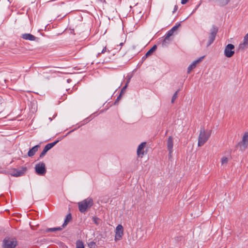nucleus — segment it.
I'll list each match as a JSON object with an SVG mask.
<instances>
[{"label":"nucleus","mask_w":248,"mask_h":248,"mask_svg":"<svg viewBox=\"0 0 248 248\" xmlns=\"http://www.w3.org/2000/svg\"><path fill=\"white\" fill-rule=\"evenodd\" d=\"M122 96V95L119 94V95L118 96V97L117 98L116 101H115V102L114 103V105H116L118 103V102L121 99Z\"/></svg>","instance_id":"obj_29"},{"label":"nucleus","mask_w":248,"mask_h":248,"mask_svg":"<svg viewBox=\"0 0 248 248\" xmlns=\"http://www.w3.org/2000/svg\"><path fill=\"white\" fill-rule=\"evenodd\" d=\"M17 245V241L15 237L7 236L2 241V248H15Z\"/></svg>","instance_id":"obj_3"},{"label":"nucleus","mask_w":248,"mask_h":248,"mask_svg":"<svg viewBox=\"0 0 248 248\" xmlns=\"http://www.w3.org/2000/svg\"><path fill=\"white\" fill-rule=\"evenodd\" d=\"M177 10H178V6L177 5H175L173 13L175 12Z\"/></svg>","instance_id":"obj_32"},{"label":"nucleus","mask_w":248,"mask_h":248,"mask_svg":"<svg viewBox=\"0 0 248 248\" xmlns=\"http://www.w3.org/2000/svg\"><path fill=\"white\" fill-rule=\"evenodd\" d=\"M21 37L26 40L35 41L37 38L30 33H24L22 34Z\"/></svg>","instance_id":"obj_16"},{"label":"nucleus","mask_w":248,"mask_h":248,"mask_svg":"<svg viewBox=\"0 0 248 248\" xmlns=\"http://www.w3.org/2000/svg\"><path fill=\"white\" fill-rule=\"evenodd\" d=\"M93 205V200L91 198H87L78 203L79 210L82 213H85Z\"/></svg>","instance_id":"obj_2"},{"label":"nucleus","mask_w":248,"mask_h":248,"mask_svg":"<svg viewBox=\"0 0 248 248\" xmlns=\"http://www.w3.org/2000/svg\"><path fill=\"white\" fill-rule=\"evenodd\" d=\"M59 141V140H57L53 142L48 143L45 146V148L48 151L54 147Z\"/></svg>","instance_id":"obj_20"},{"label":"nucleus","mask_w":248,"mask_h":248,"mask_svg":"<svg viewBox=\"0 0 248 248\" xmlns=\"http://www.w3.org/2000/svg\"><path fill=\"white\" fill-rule=\"evenodd\" d=\"M124 230L122 225H118L115 230V240L117 241L118 240H120L122 236L124 234Z\"/></svg>","instance_id":"obj_8"},{"label":"nucleus","mask_w":248,"mask_h":248,"mask_svg":"<svg viewBox=\"0 0 248 248\" xmlns=\"http://www.w3.org/2000/svg\"><path fill=\"white\" fill-rule=\"evenodd\" d=\"M127 87V84H125V86L124 87H123V88L122 89V90L121 91V93H120V94L123 95L125 93V90H126Z\"/></svg>","instance_id":"obj_28"},{"label":"nucleus","mask_w":248,"mask_h":248,"mask_svg":"<svg viewBox=\"0 0 248 248\" xmlns=\"http://www.w3.org/2000/svg\"><path fill=\"white\" fill-rule=\"evenodd\" d=\"M189 0H182L181 3L182 4H185Z\"/></svg>","instance_id":"obj_31"},{"label":"nucleus","mask_w":248,"mask_h":248,"mask_svg":"<svg viewBox=\"0 0 248 248\" xmlns=\"http://www.w3.org/2000/svg\"><path fill=\"white\" fill-rule=\"evenodd\" d=\"M40 147V146L39 144L33 146L29 151L28 153V156L29 157H32V156H33L35 155V154L37 152Z\"/></svg>","instance_id":"obj_15"},{"label":"nucleus","mask_w":248,"mask_h":248,"mask_svg":"<svg viewBox=\"0 0 248 248\" xmlns=\"http://www.w3.org/2000/svg\"><path fill=\"white\" fill-rule=\"evenodd\" d=\"M120 45H121V46L123 45V43H120Z\"/></svg>","instance_id":"obj_38"},{"label":"nucleus","mask_w":248,"mask_h":248,"mask_svg":"<svg viewBox=\"0 0 248 248\" xmlns=\"http://www.w3.org/2000/svg\"><path fill=\"white\" fill-rule=\"evenodd\" d=\"M62 227H56V228H48L46 230H45V232H55V231H61L62 230Z\"/></svg>","instance_id":"obj_21"},{"label":"nucleus","mask_w":248,"mask_h":248,"mask_svg":"<svg viewBox=\"0 0 248 248\" xmlns=\"http://www.w3.org/2000/svg\"><path fill=\"white\" fill-rule=\"evenodd\" d=\"M72 219V215L70 213L68 214V215H67V216H66V218L64 220V223H63L62 225V228H65L67 225L68 224V223H69V222Z\"/></svg>","instance_id":"obj_17"},{"label":"nucleus","mask_w":248,"mask_h":248,"mask_svg":"<svg viewBox=\"0 0 248 248\" xmlns=\"http://www.w3.org/2000/svg\"><path fill=\"white\" fill-rule=\"evenodd\" d=\"M71 81V79H67V82H68V83L70 82Z\"/></svg>","instance_id":"obj_37"},{"label":"nucleus","mask_w":248,"mask_h":248,"mask_svg":"<svg viewBox=\"0 0 248 248\" xmlns=\"http://www.w3.org/2000/svg\"><path fill=\"white\" fill-rule=\"evenodd\" d=\"M94 221L95 223H96L97 224V220H96V218H94Z\"/></svg>","instance_id":"obj_36"},{"label":"nucleus","mask_w":248,"mask_h":248,"mask_svg":"<svg viewBox=\"0 0 248 248\" xmlns=\"http://www.w3.org/2000/svg\"><path fill=\"white\" fill-rule=\"evenodd\" d=\"M76 248H84V244L81 240H78L77 241Z\"/></svg>","instance_id":"obj_22"},{"label":"nucleus","mask_w":248,"mask_h":248,"mask_svg":"<svg viewBox=\"0 0 248 248\" xmlns=\"http://www.w3.org/2000/svg\"><path fill=\"white\" fill-rule=\"evenodd\" d=\"M106 51V47H105L102 50L101 53H104Z\"/></svg>","instance_id":"obj_34"},{"label":"nucleus","mask_w":248,"mask_h":248,"mask_svg":"<svg viewBox=\"0 0 248 248\" xmlns=\"http://www.w3.org/2000/svg\"><path fill=\"white\" fill-rule=\"evenodd\" d=\"M234 46L231 44H228L225 47L224 55L227 58L232 57L234 54Z\"/></svg>","instance_id":"obj_6"},{"label":"nucleus","mask_w":248,"mask_h":248,"mask_svg":"<svg viewBox=\"0 0 248 248\" xmlns=\"http://www.w3.org/2000/svg\"><path fill=\"white\" fill-rule=\"evenodd\" d=\"M130 78H129L127 80V82H126V84H127V86H128V84L129 82H130Z\"/></svg>","instance_id":"obj_35"},{"label":"nucleus","mask_w":248,"mask_h":248,"mask_svg":"<svg viewBox=\"0 0 248 248\" xmlns=\"http://www.w3.org/2000/svg\"><path fill=\"white\" fill-rule=\"evenodd\" d=\"M248 145V132L245 133L242 138V141L239 142L237 144V146L240 147V149L242 151L245 150L247 148Z\"/></svg>","instance_id":"obj_7"},{"label":"nucleus","mask_w":248,"mask_h":248,"mask_svg":"<svg viewBox=\"0 0 248 248\" xmlns=\"http://www.w3.org/2000/svg\"><path fill=\"white\" fill-rule=\"evenodd\" d=\"M26 171L27 168L26 167H22L21 170L14 169L12 175L16 177L20 176L23 175Z\"/></svg>","instance_id":"obj_10"},{"label":"nucleus","mask_w":248,"mask_h":248,"mask_svg":"<svg viewBox=\"0 0 248 248\" xmlns=\"http://www.w3.org/2000/svg\"><path fill=\"white\" fill-rule=\"evenodd\" d=\"M47 151L44 148L43 151L40 155V158H42L44 157L46 153H47Z\"/></svg>","instance_id":"obj_27"},{"label":"nucleus","mask_w":248,"mask_h":248,"mask_svg":"<svg viewBox=\"0 0 248 248\" xmlns=\"http://www.w3.org/2000/svg\"><path fill=\"white\" fill-rule=\"evenodd\" d=\"M173 32L171 31V30H170L168 31L167 33L166 34L165 38L163 41L162 42V46H166L167 44L170 42V37L172 35Z\"/></svg>","instance_id":"obj_13"},{"label":"nucleus","mask_w":248,"mask_h":248,"mask_svg":"<svg viewBox=\"0 0 248 248\" xmlns=\"http://www.w3.org/2000/svg\"><path fill=\"white\" fill-rule=\"evenodd\" d=\"M212 130H206L204 127H201L198 137V146H203L209 140L211 136Z\"/></svg>","instance_id":"obj_1"},{"label":"nucleus","mask_w":248,"mask_h":248,"mask_svg":"<svg viewBox=\"0 0 248 248\" xmlns=\"http://www.w3.org/2000/svg\"><path fill=\"white\" fill-rule=\"evenodd\" d=\"M157 48L156 46L154 45L151 49H150L146 53L145 56H144L142 59H144L147 58L148 56H150L153 52L155 51Z\"/></svg>","instance_id":"obj_18"},{"label":"nucleus","mask_w":248,"mask_h":248,"mask_svg":"<svg viewBox=\"0 0 248 248\" xmlns=\"http://www.w3.org/2000/svg\"><path fill=\"white\" fill-rule=\"evenodd\" d=\"M218 28L215 26H213L210 30V33L209 36V40L207 44V46H209L214 41L216 35L218 32Z\"/></svg>","instance_id":"obj_5"},{"label":"nucleus","mask_w":248,"mask_h":248,"mask_svg":"<svg viewBox=\"0 0 248 248\" xmlns=\"http://www.w3.org/2000/svg\"><path fill=\"white\" fill-rule=\"evenodd\" d=\"M248 47V43L244 40L243 43L239 44L238 46L239 50H244Z\"/></svg>","instance_id":"obj_19"},{"label":"nucleus","mask_w":248,"mask_h":248,"mask_svg":"<svg viewBox=\"0 0 248 248\" xmlns=\"http://www.w3.org/2000/svg\"><path fill=\"white\" fill-rule=\"evenodd\" d=\"M180 91V89H178L177 91L175 92V93L173 95L171 100V103H173L175 100L177 99L178 97V93Z\"/></svg>","instance_id":"obj_23"},{"label":"nucleus","mask_w":248,"mask_h":248,"mask_svg":"<svg viewBox=\"0 0 248 248\" xmlns=\"http://www.w3.org/2000/svg\"><path fill=\"white\" fill-rule=\"evenodd\" d=\"M88 246L90 248H95L96 245L94 242L92 241L88 243Z\"/></svg>","instance_id":"obj_25"},{"label":"nucleus","mask_w":248,"mask_h":248,"mask_svg":"<svg viewBox=\"0 0 248 248\" xmlns=\"http://www.w3.org/2000/svg\"><path fill=\"white\" fill-rule=\"evenodd\" d=\"M203 58L204 56H202L200 57L198 60L193 62V63L188 66L187 68V73H190L191 70L196 67V65L202 61Z\"/></svg>","instance_id":"obj_11"},{"label":"nucleus","mask_w":248,"mask_h":248,"mask_svg":"<svg viewBox=\"0 0 248 248\" xmlns=\"http://www.w3.org/2000/svg\"><path fill=\"white\" fill-rule=\"evenodd\" d=\"M173 138L172 136H170L167 141V149L169 151V155L170 157H171L172 156V153L173 152Z\"/></svg>","instance_id":"obj_9"},{"label":"nucleus","mask_w":248,"mask_h":248,"mask_svg":"<svg viewBox=\"0 0 248 248\" xmlns=\"http://www.w3.org/2000/svg\"><path fill=\"white\" fill-rule=\"evenodd\" d=\"M35 172L39 175L44 176L46 172V168L45 163L39 162L37 164L35 167Z\"/></svg>","instance_id":"obj_4"},{"label":"nucleus","mask_w":248,"mask_h":248,"mask_svg":"<svg viewBox=\"0 0 248 248\" xmlns=\"http://www.w3.org/2000/svg\"><path fill=\"white\" fill-rule=\"evenodd\" d=\"M210 2L217 3L220 7H223L227 5L231 0H209Z\"/></svg>","instance_id":"obj_12"},{"label":"nucleus","mask_w":248,"mask_h":248,"mask_svg":"<svg viewBox=\"0 0 248 248\" xmlns=\"http://www.w3.org/2000/svg\"><path fill=\"white\" fill-rule=\"evenodd\" d=\"M181 26V24L180 23H179L177 25H176L175 26H174L170 30L172 32H174L175 31H176L178 28H179V27H180Z\"/></svg>","instance_id":"obj_26"},{"label":"nucleus","mask_w":248,"mask_h":248,"mask_svg":"<svg viewBox=\"0 0 248 248\" xmlns=\"http://www.w3.org/2000/svg\"><path fill=\"white\" fill-rule=\"evenodd\" d=\"M228 162V159L227 157H223L222 159H221V164L222 165H223V164H227Z\"/></svg>","instance_id":"obj_24"},{"label":"nucleus","mask_w":248,"mask_h":248,"mask_svg":"<svg viewBox=\"0 0 248 248\" xmlns=\"http://www.w3.org/2000/svg\"><path fill=\"white\" fill-rule=\"evenodd\" d=\"M146 143L145 142H142L139 145L137 149V155L138 156H140L141 157L144 155V152L142 150L146 145Z\"/></svg>","instance_id":"obj_14"},{"label":"nucleus","mask_w":248,"mask_h":248,"mask_svg":"<svg viewBox=\"0 0 248 248\" xmlns=\"http://www.w3.org/2000/svg\"><path fill=\"white\" fill-rule=\"evenodd\" d=\"M244 40L248 43V33L245 36Z\"/></svg>","instance_id":"obj_30"},{"label":"nucleus","mask_w":248,"mask_h":248,"mask_svg":"<svg viewBox=\"0 0 248 248\" xmlns=\"http://www.w3.org/2000/svg\"><path fill=\"white\" fill-rule=\"evenodd\" d=\"M98 1H99L100 2H102L103 3H106V1L105 0H97Z\"/></svg>","instance_id":"obj_33"},{"label":"nucleus","mask_w":248,"mask_h":248,"mask_svg":"<svg viewBox=\"0 0 248 248\" xmlns=\"http://www.w3.org/2000/svg\"><path fill=\"white\" fill-rule=\"evenodd\" d=\"M49 120H50V121H51V120H52V119H51V118H49Z\"/></svg>","instance_id":"obj_39"}]
</instances>
